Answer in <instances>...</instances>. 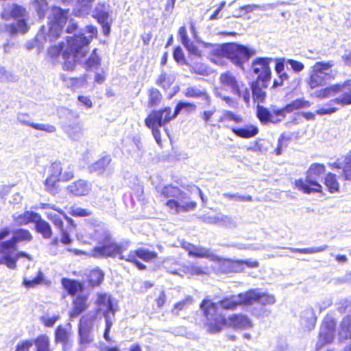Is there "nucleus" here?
Returning <instances> with one entry per match:
<instances>
[{"label":"nucleus","instance_id":"f704fd0d","mask_svg":"<svg viewBox=\"0 0 351 351\" xmlns=\"http://www.w3.org/2000/svg\"><path fill=\"white\" fill-rule=\"evenodd\" d=\"M261 80H256L251 84V89L252 92V97L254 100H257L258 102H263L265 98V93L263 90Z\"/></svg>","mask_w":351,"mask_h":351},{"label":"nucleus","instance_id":"1a4fd4ad","mask_svg":"<svg viewBox=\"0 0 351 351\" xmlns=\"http://www.w3.org/2000/svg\"><path fill=\"white\" fill-rule=\"evenodd\" d=\"M171 109L166 107L163 110H154L145 120V125L152 129V134L158 145L161 144L160 132L159 128L169 122Z\"/></svg>","mask_w":351,"mask_h":351},{"label":"nucleus","instance_id":"9b49d317","mask_svg":"<svg viewBox=\"0 0 351 351\" xmlns=\"http://www.w3.org/2000/svg\"><path fill=\"white\" fill-rule=\"evenodd\" d=\"M112 10L109 4L98 3L95 8L93 17L101 25L103 34L108 36L110 32L112 19L111 18Z\"/></svg>","mask_w":351,"mask_h":351},{"label":"nucleus","instance_id":"0e129e2a","mask_svg":"<svg viewBox=\"0 0 351 351\" xmlns=\"http://www.w3.org/2000/svg\"><path fill=\"white\" fill-rule=\"evenodd\" d=\"M286 63L290 65L291 68L296 73L302 71L304 68V65L302 62L292 59L287 60Z\"/></svg>","mask_w":351,"mask_h":351},{"label":"nucleus","instance_id":"c756f323","mask_svg":"<svg viewBox=\"0 0 351 351\" xmlns=\"http://www.w3.org/2000/svg\"><path fill=\"white\" fill-rule=\"evenodd\" d=\"M111 160V157L109 155L104 156L89 166L88 169L90 172L95 173L98 175L102 174L106 170L110 169Z\"/></svg>","mask_w":351,"mask_h":351},{"label":"nucleus","instance_id":"f03ea898","mask_svg":"<svg viewBox=\"0 0 351 351\" xmlns=\"http://www.w3.org/2000/svg\"><path fill=\"white\" fill-rule=\"evenodd\" d=\"M245 293H241L229 298H224L218 303L213 302L210 300L204 299L200 304V309L203 312L204 324L210 333H216L221 330L226 323L223 315L219 312L218 305L225 310H234L239 305H245Z\"/></svg>","mask_w":351,"mask_h":351},{"label":"nucleus","instance_id":"a18cd8bd","mask_svg":"<svg viewBox=\"0 0 351 351\" xmlns=\"http://www.w3.org/2000/svg\"><path fill=\"white\" fill-rule=\"evenodd\" d=\"M104 280V273L100 269H93L89 274V283L92 287L98 286Z\"/></svg>","mask_w":351,"mask_h":351},{"label":"nucleus","instance_id":"39448f33","mask_svg":"<svg viewBox=\"0 0 351 351\" xmlns=\"http://www.w3.org/2000/svg\"><path fill=\"white\" fill-rule=\"evenodd\" d=\"M68 12L69 10H63L60 7H53L48 17L49 25L48 34L46 36L44 35L45 27L42 26L40 32L36 36V41L41 43V40L43 38L45 41L51 43L56 40L66 22Z\"/></svg>","mask_w":351,"mask_h":351},{"label":"nucleus","instance_id":"6ab92c4d","mask_svg":"<svg viewBox=\"0 0 351 351\" xmlns=\"http://www.w3.org/2000/svg\"><path fill=\"white\" fill-rule=\"evenodd\" d=\"M16 119L21 124L29 125L37 130L45 131L48 133H53L56 130V127L50 124L34 123L31 122L30 116L27 114L19 113Z\"/></svg>","mask_w":351,"mask_h":351},{"label":"nucleus","instance_id":"a19ab883","mask_svg":"<svg viewBox=\"0 0 351 351\" xmlns=\"http://www.w3.org/2000/svg\"><path fill=\"white\" fill-rule=\"evenodd\" d=\"M340 87L339 84H335L317 91L315 93V95L321 99L333 96L335 93H339Z\"/></svg>","mask_w":351,"mask_h":351},{"label":"nucleus","instance_id":"09e8293b","mask_svg":"<svg viewBox=\"0 0 351 351\" xmlns=\"http://www.w3.org/2000/svg\"><path fill=\"white\" fill-rule=\"evenodd\" d=\"M63 167L60 162H53L48 170V177L53 178L61 179V173Z\"/></svg>","mask_w":351,"mask_h":351},{"label":"nucleus","instance_id":"cd10ccee","mask_svg":"<svg viewBox=\"0 0 351 351\" xmlns=\"http://www.w3.org/2000/svg\"><path fill=\"white\" fill-rule=\"evenodd\" d=\"M156 253L150 252L143 248L131 251L127 256H121L120 259L125 261H135L136 258H139L145 261H149L156 257Z\"/></svg>","mask_w":351,"mask_h":351},{"label":"nucleus","instance_id":"338daca9","mask_svg":"<svg viewBox=\"0 0 351 351\" xmlns=\"http://www.w3.org/2000/svg\"><path fill=\"white\" fill-rule=\"evenodd\" d=\"M73 178V168L71 165H68L66 169L63 168L61 173V180L68 181Z\"/></svg>","mask_w":351,"mask_h":351},{"label":"nucleus","instance_id":"2eb2a0df","mask_svg":"<svg viewBox=\"0 0 351 351\" xmlns=\"http://www.w3.org/2000/svg\"><path fill=\"white\" fill-rule=\"evenodd\" d=\"M335 326L336 322L331 317H327L323 320L317 343V349H319L324 344L332 341L335 337Z\"/></svg>","mask_w":351,"mask_h":351},{"label":"nucleus","instance_id":"de8ad7c7","mask_svg":"<svg viewBox=\"0 0 351 351\" xmlns=\"http://www.w3.org/2000/svg\"><path fill=\"white\" fill-rule=\"evenodd\" d=\"M324 184L330 192L339 190V183L337 181L336 176L332 173H328L326 175L324 178Z\"/></svg>","mask_w":351,"mask_h":351},{"label":"nucleus","instance_id":"58836bf2","mask_svg":"<svg viewBox=\"0 0 351 351\" xmlns=\"http://www.w3.org/2000/svg\"><path fill=\"white\" fill-rule=\"evenodd\" d=\"M28 221H26L27 222ZM36 231L45 239H49L52 234L50 225L46 221H34Z\"/></svg>","mask_w":351,"mask_h":351},{"label":"nucleus","instance_id":"a878e982","mask_svg":"<svg viewBox=\"0 0 351 351\" xmlns=\"http://www.w3.org/2000/svg\"><path fill=\"white\" fill-rule=\"evenodd\" d=\"M311 106L308 101L304 99H297L293 101L291 104L286 105L283 108L274 110V113L277 116L285 117L287 113H290L295 110H298L302 108H307Z\"/></svg>","mask_w":351,"mask_h":351},{"label":"nucleus","instance_id":"37998d69","mask_svg":"<svg viewBox=\"0 0 351 351\" xmlns=\"http://www.w3.org/2000/svg\"><path fill=\"white\" fill-rule=\"evenodd\" d=\"M62 284L70 295H75L81 288L80 284L73 280L63 278L62 280Z\"/></svg>","mask_w":351,"mask_h":351},{"label":"nucleus","instance_id":"c03bdc74","mask_svg":"<svg viewBox=\"0 0 351 351\" xmlns=\"http://www.w3.org/2000/svg\"><path fill=\"white\" fill-rule=\"evenodd\" d=\"M183 109H185L187 112H193L196 110V105L190 102H179L175 108L173 114L171 115L172 119L176 118Z\"/></svg>","mask_w":351,"mask_h":351},{"label":"nucleus","instance_id":"b1692460","mask_svg":"<svg viewBox=\"0 0 351 351\" xmlns=\"http://www.w3.org/2000/svg\"><path fill=\"white\" fill-rule=\"evenodd\" d=\"M66 189L75 196L86 195L91 190V184L84 180H79L69 184Z\"/></svg>","mask_w":351,"mask_h":351},{"label":"nucleus","instance_id":"3c124183","mask_svg":"<svg viewBox=\"0 0 351 351\" xmlns=\"http://www.w3.org/2000/svg\"><path fill=\"white\" fill-rule=\"evenodd\" d=\"M58 178L47 177L45 182V189L51 194L55 195L58 193V182L60 181Z\"/></svg>","mask_w":351,"mask_h":351},{"label":"nucleus","instance_id":"7c9ffc66","mask_svg":"<svg viewBox=\"0 0 351 351\" xmlns=\"http://www.w3.org/2000/svg\"><path fill=\"white\" fill-rule=\"evenodd\" d=\"M73 307L70 313L71 317H76L88 307L87 298L79 295L73 302Z\"/></svg>","mask_w":351,"mask_h":351},{"label":"nucleus","instance_id":"ddd939ff","mask_svg":"<svg viewBox=\"0 0 351 351\" xmlns=\"http://www.w3.org/2000/svg\"><path fill=\"white\" fill-rule=\"evenodd\" d=\"M272 60L271 58H257L252 63L253 72L258 75L257 80H261L264 87H267L268 82L271 79L269 64Z\"/></svg>","mask_w":351,"mask_h":351},{"label":"nucleus","instance_id":"6e6552de","mask_svg":"<svg viewBox=\"0 0 351 351\" xmlns=\"http://www.w3.org/2000/svg\"><path fill=\"white\" fill-rule=\"evenodd\" d=\"M221 49L223 55L239 67H242L243 63L256 53L254 49L235 43H226Z\"/></svg>","mask_w":351,"mask_h":351},{"label":"nucleus","instance_id":"5fc2aeb1","mask_svg":"<svg viewBox=\"0 0 351 351\" xmlns=\"http://www.w3.org/2000/svg\"><path fill=\"white\" fill-rule=\"evenodd\" d=\"M18 78L16 75H13L12 73L8 72L5 70L3 66H0V82H16Z\"/></svg>","mask_w":351,"mask_h":351},{"label":"nucleus","instance_id":"f257e3e1","mask_svg":"<svg viewBox=\"0 0 351 351\" xmlns=\"http://www.w3.org/2000/svg\"><path fill=\"white\" fill-rule=\"evenodd\" d=\"M97 34V29L93 25H87L78 34H75L74 37L68 40V47L71 51L69 53L66 49L63 53L65 60L63 63V69L67 71H73L76 63L83 65L86 70H96L100 65V58L96 53V49L90 55L88 59L85 56L88 52V45L92 39Z\"/></svg>","mask_w":351,"mask_h":351},{"label":"nucleus","instance_id":"774afa93","mask_svg":"<svg viewBox=\"0 0 351 351\" xmlns=\"http://www.w3.org/2000/svg\"><path fill=\"white\" fill-rule=\"evenodd\" d=\"M173 58L178 63L182 64L184 62V56L180 47H177L173 51Z\"/></svg>","mask_w":351,"mask_h":351},{"label":"nucleus","instance_id":"aec40b11","mask_svg":"<svg viewBox=\"0 0 351 351\" xmlns=\"http://www.w3.org/2000/svg\"><path fill=\"white\" fill-rule=\"evenodd\" d=\"M186 97L201 99L207 105L210 104V97L208 95L206 89L201 86H191L186 88L183 91Z\"/></svg>","mask_w":351,"mask_h":351},{"label":"nucleus","instance_id":"2f4dec72","mask_svg":"<svg viewBox=\"0 0 351 351\" xmlns=\"http://www.w3.org/2000/svg\"><path fill=\"white\" fill-rule=\"evenodd\" d=\"M232 131L241 138H250L258 133V128L253 125H246L243 128H232Z\"/></svg>","mask_w":351,"mask_h":351},{"label":"nucleus","instance_id":"ea45409f","mask_svg":"<svg viewBox=\"0 0 351 351\" xmlns=\"http://www.w3.org/2000/svg\"><path fill=\"white\" fill-rule=\"evenodd\" d=\"M256 114L257 117L262 123L266 124L269 122L276 123L273 119L271 112L264 106L258 105Z\"/></svg>","mask_w":351,"mask_h":351},{"label":"nucleus","instance_id":"6e6d98bb","mask_svg":"<svg viewBox=\"0 0 351 351\" xmlns=\"http://www.w3.org/2000/svg\"><path fill=\"white\" fill-rule=\"evenodd\" d=\"M342 169L345 180L351 181V152L350 155L344 158Z\"/></svg>","mask_w":351,"mask_h":351},{"label":"nucleus","instance_id":"13d9d810","mask_svg":"<svg viewBox=\"0 0 351 351\" xmlns=\"http://www.w3.org/2000/svg\"><path fill=\"white\" fill-rule=\"evenodd\" d=\"M161 99L160 93L156 88H152L149 90V105L154 106L159 104Z\"/></svg>","mask_w":351,"mask_h":351},{"label":"nucleus","instance_id":"4d7b16f0","mask_svg":"<svg viewBox=\"0 0 351 351\" xmlns=\"http://www.w3.org/2000/svg\"><path fill=\"white\" fill-rule=\"evenodd\" d=\"M226 120L233 121L235 123H241L242 121V118L229 110H223V115L220 117L219 121H224Z\"/></svg>","mask_w":351,"mask_h":351},{"label":"nucleus","instance_id":"20e7f679","mask_svg":"<svg viewBox=\"0 0 351 351\" xmlns=\"http://www.w3.org/2000/svg\"><path fill=\"white\" fill-rule=\"evenodd\" d=\"M32 239V236L29 231L20 229L14 233L12 239L0 243V254L2 255L0 264L5 265L8 268L14 269L16 267V261L20 258L26 257L30 260L29 254L23 252H16V243L20 241H30Z\"/></svg>","mask_w":351,"mask_h":351},{"label":"nucleus","instance_id":"0eeeda50","mask_svg":"<svg viewBox=\"0 0 351 351\" xmlns=\"http://www.w3.org/2000/svg\"><path fill=\"white\" fill-rule=\"evenodd\" d=\"M104 238L98 237L100 242L103 243L102 246L95 247L93 250V256L96 258L103 257H116L120 258L123 251L127 250L130 245L128 241L121 244L110 242V234L108 231L104 232Z\"/></svg>","mask_w":351,"mask_h":351},{"label":"nucleus","instance_id":"c9c22d12","mask_svg":"<svg viewBox=\"0 0 351 351\" xmlns=\"http://www.w3.org/2000/svg\"><path fill=\"white\" fill-rule=\"evenodd\" d=\"M35 351H51L50 349V340L48 336L41 335L34 341Z\"/></svg>","mask_w":351,"mask_h":351},{"label":"nucleus","instance_id":"e2e57ef3","mask_svg":"<svg viewBox=\"0 0 351 351\" xmlns=\"http://www.w3.org/2000/svg\"><path fill=\"white\" fill-rule=\"evenodd\" d=\"M183 45L191 54L195 55L196 56H201V52L193 42H191L190 40L184 43Z\"/></svg>","mask_w":351,"mask_h":351},{"label":"nucleus","instance_id":"412c9836","mask_svg":"<svg viewBox=\"0 0 351 351\" xmlns=\"http://www.w3.org/2000/svg\"><path fill=\"white\" fill-rule=\"evenodd\" d=\"M317 317L312 307L305 308L300 313V323L303 328L311 330L314 328Z\"/></svg>","mask_w":351,"mask_h":351},{"label":"nucleus","instance_id":"423d86ee","mask_svg":"<svg viewBox=\"0 0 351 351\" xmlns=\"http://www.w3.org/2000/svg\"><path fill=\"white\" fill-rule=\"evenodd\" d=\"M324 173L325 167L324 165L314 163L308 169L306 179L304 180L302 179L295 180V185L296 188L304 193L309 194L313 192H318L322 188L319 180Z\"/></svg>","mask_w":351,"mask_h":351},{"label":"nucleus","instance_id":"bb28decb","mask_svg":"<svg viewBox=\"0 0 351 351\" xmlns=\"http://www.w3.org/2000/svg\"><path fill=\"white\" fill-rule=\"evenodd\" d=\"M97 304L99 311H103V315L106 318V315H110L112 318L114 315V310L112 307V302L110 297L106 293H99L97 296Z\"/></svg>","mask_w":351,"mask_h":351},{"label":"nucleus","instance_id":"f3484780","mask_svg":"<svg viewBox=\"0 0 351 351\" xmlns=\"http://www.w3.org/2000/svg\"><path fill=\"white\" fill-rule=\"evenodd\" d=\"M219 80L223 88L230 90L232 94L241 96V87L243 84L239 82L235 76L230 72H226L221 74Z\"/></svg>","mask_w":351,"mask_h":351},{"label":"nucleus","instance_id":"5701e85b","mask_svg":"<svg viewBox=\"0 0 351 351\" xmlns=\"http://www.w3.org/2000/svg\"><path fill=\"white\" fill-rule=\"evenodd\" d=\"M339 85L341 87L339 93H341V96L330 100V102L342 106L351 104V80H348Z\"/></svg>","mask_w":351,"mask_h":351},{"label":"nucleus","instance_id":"49530a36","mask_svg":"<svg viewBox=\"0 0 351 351\" xmlns=\"http://www.w3.org/2000/svg\"><path fill=\"white\" fill-rule=\"evenodd\" d=\"M327 245H324L319 247H313L304 249L288 247L287 249L292 252H298L301 254H314L325 251L328 249Z\"/></svg>","mask_w":351,"mask_h":351},{"label":"nucleus","instance_id":"680f3d73","mask_svg":"<svg viewBox=\"0 0 351 351\" xmlns=\"http://www.w3.org/2000/svg\"><path fill=\"white\" fill-rule=\"evenodd\" d=\"M334 103H331L330 101L325 106L322 108H319L316 110V114L319 115H324V114H330L335 112H336L337 108L335 107H332Z\"/></svg>","mask_w":351,"mask_h":351},{"label":"nucleus","instance_id":"393cba45","mask_svg":"<svg viewBox=\"0 0 351 351\" xmlns=\"http://www.w3.org/2000/svg\"><path fill=\"white\" fill-rule=\"evenodd\" d=\"M215 260L218 261L219 270L223 273L242 271V263L231 259L221 258L215 256Z\"/></svg>","mask_w":351,"mask_h":351},{"label":"nucleus","instance_id":"8fccbe9b","mask_svg":"<svg viewBox=\"0 0 351 351\" xmlns=\"http://www.w3.org/2000/svg\"><path fill=\"white\" fill-rule=\"evenodd\" d=\"M66 133L71 138L75 141L79 140L82 134V128L80 125H68L66 128Z\"/></svg>","mask_w":351,"mask_h":351},{"label":"nucleus","instance_id":"dca6fc26","mask_svg":"<svg viewBox=\"0 0 351 351\" xmlns=\"http://www.w3.org/2000/svg\"><path fill=\"white\" fill-rule=\"evenodd\" d=\"M91 328V322H89L86 317H82L79 324L78 330L80 344L82 348H86L93 341Z\"/></svg>","mask_w":351,"mask_h":351},{"label":"nucleus","instance_id":"e433bc0d","mask_svg":"<svg viewBox=\"0 0 351 351\" xmlns=\"http://www.w3.org/2000/svg\"><path fill=\"white\" fill-rule=\"evenodd\" d=\"M93 1L94 0H77V3L75 9V14L78 16L88 14Z\"/></svg>","mask_w":351,"mask_h":351},{"label":"nucleus","instance_id":"bf43d9fd","mask_svg":"<svg viewBox=\"0 0 351 351\" xmlns=\"http://www.w3.org/2000/svg\"><path fill=\"white\" fill-rule=\"evenodd\" d=\"M338 311L341 313L351 311V296L341 299L338 302Z\"/></svg>","mask_w":351,"mask_h":351},{"label":"nucleus","instance_id":"864d4df0","mask_svg":"<svg viewBox=\"0 0 351 351\" xmlns=\"http://www.w3.org/2000/svg\"><path fill=\"white\" fill-rule=\"evenodd\" d=\"M69 213L74 217H88L91 215V213L88 210L75 206L70 207Z\"/></svg>","mask_w":351,"mask_h":351},{"label":"nucleus","instance_id":"603ef678","mask_svg":"<svg viewBox=\"0 0 351 351\" xmlns=\"http://www.w3.org/2000/svg\"><path fill=\"white\" fill-rule=\"evenodd\" d=\"M222 196L229 200H232V201H235V202H251L252 200V196L243 195L239 193H224L222 194Z\"/></svg>","mask_w":351,"mask_h":351},{"label":"nucleus","instance_id":"4c0bfd02","mask_svg":"<svg viewBox=\"0 0 351 351\" xmlns=\"http://www.w3.org/2000/svg\"><path fill=\"white\" fill-rule=\"evenodd\" d=\"M6 31L8 32L11 35H14L18 32L25 34L28 31V27L25 21L19 19L16 24H11L6 26Z\"/></svg>","mask_w":351,"mask_h":351},{"label":"nucleus","instance_id":"473e14b6","mask_svg":"<svg viewBox=\"0 0 351 351\" xmlns=\"http://www.w3.org/2000/svg\"><path fill=\"white\" fill-rule=\"evenodd\" d=\"M25 14V9L21 5L13 4L8 8H5L1 13L3 19H8L10 17H23Z\"/></svg>","mask_w":351,"mask_h":351},{"label":"nucleus","instance_id":"72a5a7b5","mask_svg":"<svg viewBox=\"0 0 351 351\" xmlns=\"http://www.w3.org/2000/svg\"><path fill=\"white\" fill-rule=\"evenodd\" d=\"M339 337L341 340L351 339V315L343 319L340 324Z\"/></svg>","mask_w":351,"mask_h":351},{"label":"nucleus","instance_id":"f8f14e48","mask_svg":"<svg viewBox=\"0 0 351 351\" xmlns=\"http://www.w3.org/2000/svg\"><path fill=\"white\" fill-rule=\"evenodd\" d=\"M36 209L38 211L30 210L25 212L23 215L19 216L18 219H43L42 217L43 216L47 217L49 219H62V217L65 219H71L64 216V213L61 211L49 208V205Z\"/></svg>","mask_w":351,"mask_h":351},{"label":"nucleus","instance_id":"052dcab7","mask_svg":"<svg viewBox=\"0 0 351 351\" xmlns=\"http://www.w3.org/2000/svg\"><path fill=\"white\" fill-rule=\"evenodd\" d=\"M193 302V298L190 295L187 296L184 300L177 302L174 305L173 313L178 314L179 311L184 309L185 306L191 304Z\"/></svg>","mask_w":351,"mask_h":351},{"label":"nucleus","instance_id":"9d476101","mask_svg":"<svg viewBox=\"0 0 351 351\" xmlns=\"http://www.w3.org/2000/svg\"><path fill=\"white\" fill-rule=\"evenodd\" d=\"M334 66L332 61L317 62L309 73L307 83L311 89L326 84V81L331 78V68Z\"/></svg>","mask_w":351,"mask_h":351},{"label":"nucleus","instance_id":"69168bd1","mask_svg":"<svg viewBox=\"0 0 351 351\" xmlns=\"http://www.w3.org/2000/svg\"><path fill=\"white\" fill-rule=\"evenodd\" d=\"M41 273H40L36 277L33 278L32 280H27L24 278L23 285L27 288H33L35 286L38 285L40 283L42 280Z\"/></svg>","mask_w":351,"mask_h":351},{"label":"nucleus","instance_id":"7ed1b4c3","mask_svg":"<svg viewBox=\"0 0 351 351\" xmlns=\"http://www.w3.org/2000/svg\"><path fill=\"white\" fill-rule=\"evenodd\" d=\"M160 197L168 199L164 204L171 214H181L195 209L197 203L191 200L187 193L178 187L166 185L157 189Z\"/></svg>","mask_w":351,"mask_h":351},{"label":"nucleus","instance_id":"79ce46f5","mask_svg":"<svg viewBox=\"0 0 351 351\" xmlns=\"http://www.w3.org/2000/svg\"><path fill=\"white\" fill-rule=\"evenodd\" d=\"M73 37H74V36H71V37L68 36L67 41ZM64 45L63 43H60L58 46L57 45L52 46L51 47H50L49 49L48 53L52 58H57L62 53V58L64 60V62L65 60L63 57L64 51L66 49H68L69 53H71V52L70 49H69L68 45H66V47L64 49Z\"/></svg>","mask_w":351,"mask_h":351},{"label":"nucleus","instance_id":"c85d7f7f","mask_svg":"<svg viewBox=\"0 0 351 351\" xmlns=\"http://www.w3.org/2000/svg\"><path fill=\"white\" fill-rule=\"evenodd\" d=\"M228 324L235 329H247L252 327V323L247 316L242 314L234 315L228 317Z\"/></svg>","mask_w":351,"mask_h":351},{"label":"nucleus","instance_id":"4be33fe9","mask_svg":"<svg viewBox=\"0 0 351 351\" xmlns=\"http://www.w3.org/2000/svg\"><path fill=\"white\" fill-rule=\"evenodd\" d=\"M71 332L62 326H58L55 331V342L61 343L63 351H70L71 341L70 340Z\"/></svg>","mask_w":351,"mask_h":351},{"label":"nucleus","instance_id":"4468645a","mask_svg":"<svg viewBox=\"0 0 351 351\" xmlns=\"http://www.w3.org/2000/svg\"><path fill=\"white\" fill-rule=\"evenodd\" d=\"M246 306L252 305L257 302L262 306L272 305L276 302V298L274 295L261 291L260 289H252L246 292L243 295Z\"/></svg>","mask_w":351,"mask_h":351},{"label":"nucleus","instance_id":"a211bd4d","mask_svg":"<svg viewBox=\"0 0 351 351\" xmlns=\"http://www.w3.org/2000/svg\"><path fill=\"white\" fill-rule=\"evenodd\" d=\"M181 246L188 252L189 256L196 258H207L215 261V255L208 249L193 245L186 241H182Z\"/></svg>","mask_w":351,"mask_h":351}]
</instances>
